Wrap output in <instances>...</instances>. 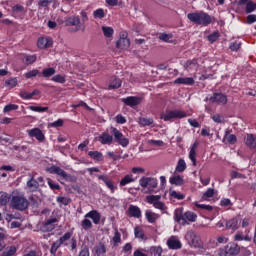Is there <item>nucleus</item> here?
Returning a JSON list of instances; mask_svg holds the SVG:
<instances>
[{
	"instance_id": "37",
	"label": "nucleus",
	"mask_w": 256,
	"mask_h": 256,
	"mask_svg": "<svg viewBox=\"0 0 256 256\" xmlns=\"http://www.w3.org/2000/svg\"><path fill=\"white\" fill-rule=\"evenodd\" d=\"M10 199L11 197L9 196V194L5 192L0 193V207H5V205L9 203Z\"/></svg>"
},
{
	"instance_id": "56",
	"label": "nucleus",
	"mask_w": 256,
	"mask_h": 256,
	"mask_svg": "<svg viewBox=\"0 0 256 256\" xmlns=\"http://www.w3.org/2000/svg\"><path fill=\"white\" fill-rule=\"evenodd\" d=\"M246 13H253V11H256V3L253 1H249L246 4V9H245Z\"/></svg>"
},
{
	"instance_id": "41",
	"label": "nucleus",
	"mask_w": 256,
	"mask_h": 256,
	"mask_svg": "<svg viewBox=\"0 0 256 256\" xmlns=\"http://www.w3.org/2000/svg\"><path fill=\"white\" fill-rule=\"evenodd\" d=\"M147 203L150 205H155V203H158L161 200L160 195H150L146 197Z\"/></svg>"
},
{
	"instance_id": "11",
	"label": "nucleus",
	"mask_w": 256,
	"mask_h": 256,
	"mask_svg": "<svg viewBox=\"0 0 256 256\" xmlns=\"http://www.w3.org/2000/svg\"><path fill=\"white\" fill-rule=\"evenodd\" d=\"M117 49H129L131 47V41L127 38V33H123L120 39L116 42Z\"/></svg>"
},
{
	"instance_id": "8",
	"label": "nucleus",
	"mask_w": 256,
	"mask_h": 256,
	"mask_svg": "<svg viewBox=\"0 0 256 256\" xmlns=\"http://www.w3.org/2000/svg\"><path fill=\"white\" fill-rule=\"evenodd\" d=\"M47 171L50 172L52 175H59V177H62V179H64L65 181H71L73 179V176H71V174H68L59 166L53 165L48 168Z\"/></svg>"
},
{
	"instance_id": "55",
	"label": "nucleus",
	"mask_w": 256,
	"mask_h": 256,
	"mask_svg": "<svg viewBox=\"0 0 256 256\" xmlns=\"http://www.w3.org/2000/svg\"><path fill=\"white\" fill-rule=\"evenodd\" d=\"M197 209H203L204 211H213V206L207 204H200L199 202L194 203Z\"/></svg>"
},
{
	"instance_id": "25",
	"label": "nucleus",
	"mask_w": 256,
	"mask_h": 256,
	"mask_svg": "<svg viewBox=\"0 0 256 256\" xmlns=\"http://www.w3.org/2000/svg\"><path fill=\"white\" fill-rule=\"evenodd\" d=\"M122 83L123 82L119 78H117L115 76L111 77L110 81H109V85H108L109 91H111L113 89H119V87H121Z\"/></svg>"
},
{
	"instance_id": "50",
	"label": "nucleus",
	"mask_w": 256,
	"mask_h": 256,
	"mask_svg": "<svg viewBox=\"0 0 256 256\" xmlns=\"http://www.w3.org/2000/svg\"><path fill=\"white\" fill-rule=\"evenodd\" d=\"M37 61V56L36 55H26L24 56V63L25 65H33Z\"/></svg>"
},
{
	"instance_id": "31",
	"label": "nucleus",
	"mask_w": 256,
	"mask_h": 256,
	"mask_svg": "<svg viewBox=\"0 0 256 256\" xmlns=\"http://www.w3.org/2000/svg\"><path fill=\"white\" fill-rule=\"evenodd\" d=\"M35 95H39V90L34 89L32 92H26V91L20 92L21 99H25V100H29L32 97H35Z\"/></svg>"
},
{
	"instance_id": "4",
	"label": "nucleus",
	"mask_w": 256,
	"mask_h": 256,
	"mask_svg": "<svg viewBox=\"0 0 256 256\" xmlns=\"http://www.w3.org/2000/svg\"><path fill=\"white\" fill-rule=\"evenodd\" d=\"M185 240L187 241L188 245H190V247H194V249H201V247H203L201 237L193 230H189L186 233Z\"/></svg>"
},
{
	"instance_id": "53",
	"label": "nucleus",
	"mask_w": 256,
	"mask_h": 256,
	"mask_svg": "<svg viewBox=\"0 0 256 256\" xmlns=\"http://www.w3.org/2000/svg\"><path fill=\"white\" fill-rule=\"evenodd\" d=\"M81 226L85 231H89V229L93 228V223H91V220L85 218L84 220H82Z\"/></svg>"
},
{
	"instance_id": "20",
	"label": "nucleus",
	"mask_w": 256,
	"mask_h": 256,
	"mask_svg": "<svg viewBox=\"0 0 256 256\" xmlns=\"http://www.w3.org/2000/svg\"><path fill=\"white\" fill-rule=\"evenodd\" d=\"M241 225V218L235 217L226 222L227 229H231L232 231H237L239 226Z\"/></svg>"
},
{
	"instance_id": "36",
	"label": "nucleus",
	"mask_w": 256,
	"mask_h": 256,
	"mask_svg": "<svg viewBox=\"0 0 256 256\" xmlns=\"http://www.w3.org/2000/svg\"><path fill=\"white\" fill-rule=\"evenodd\" d=\"M187 169V163H185L184 159H179L177 166H176V173H183Z\"/></svg>"
},
{
	"instance_id": "7",
	"label": "nucleus",
	"mask_w": 256,
	"mask_h": 256,
	"mask_svg": "<svg viewBox=\"0 0 256 256\" xmlns=\"http://www.w3.org/2000/svg\"><path fill=\"white\" fill-rule=\"evenodd\" d=\"M111 133L114 136L115 143H118V145H121V147H127L129 145V138H125L119 129L112 127Z\"/></svg>"
},
{
	"instance_id": "27",
	"label": "nucleus",
	"mask_w": 256,
	"mask_h": 256,
	"mask_svg": "<svg viewBox=\"0 0 256 256\" xmlns=\"http://www.w3.org/2000/svg\"><path fill=\"white\" fill-rule=\"evenodd\" d=\"M145 217L148 223H156L161 216L155 212H152L151 210H146Z\"/></svg>"
},
{
	"instance_id": "28",
	"label": "nucleus",
	"mask_w": 256,
	"mask_h": 256,
	"mask_svg": "<svg viewBox=\"0 0 256 256\" xmlns=\"http://www.w3.org/2000/svg\"><path fill=\"white\" fill-rule=\"evenodd\" d=\"M245 145H247L249 149H256V136L254 134H247Z\"/></svg>"
},
{
	"instance_id": "26",
	"label": "nucleus",
	"mask_w": 256,
	"mask_h": 256,
	"mask_svg": "<svg viewBox=\"0 0 256 256\" xmlns=\"http://www.w3.org/2000/svg\"><path fill=\"white\" fill-rule=\"evenodd\" d=\"M223 143H228L229 145H235L237 143V136L235 134H229V130L225 132L223 137Z\"/></svg>"
},
{
	"instance_id": "2",
	"label": "nucleus",
	"mask_w": 256,
	"mask_h": 256,
	"mask_svg": "<svg viewBox=\"0 0 256 256\" xmlns=\"http://www.w3.org/2000/svg\"><path fill=\"white\" fill-rule=\"evenodd\" d=\"M174 219L179 225H189V223H195L197 221V215L195 212L187 211L183 213V210L177 209L174 212Z\"/></svg>"
},
{
	"instance_id": "9",
	"label": "nucleus",
	"mask_w": 256,
	"mask_h": 256,
	"mask_svg": "<svg viewBox=\"0 0 256 256\" xmlns=\"http://www.w3.org/2000/svg\"><path fill=\"white\" fill-rule=\"evenodd\" d=\"M38 49H49L53 47V38L49 36H41L37 40Z\"/></svg>"
},
{
	"instance_id": "6",
	"label": "nucleus",
	"mask_w": 256,
	"mask_h": 256,
	"mask_svg": "<svg viewBox=\"0 0 256 256\" xmlns=\"http://www.w3.org/2000/svg\"><path fill=\"white\" fill-rule=\"evenodd\" d=\"M12 207L14 209H17V211H25V209L29 207V201L23 196H13Z\"/></svg>"
},
{
	"instance_id": "10",
	"label": "nucleus",
	"mask_w": 256,
	"mask_h": 256,
	"mask_svg": "<svg viewBox=\"0 0 256 256\" xmlns=\"http://www.w3.org/2000/svg\"><path fill=\"white\" fill-rule=\"evenodd\" d=\"M98 179L100 181H103V183L106 185V187L110 190L111 193H115V191H117V185H115V182L113 180L109 179V176L98 175Z\"/></svg>"
},
{
	"instance_id": "15",
	"label": "nucleus",
	"mask_w": 256,
	"mask_h": 256,
	"mask_svg": "<svg viewBox=\"0 0 256 256\" xmlns=\"http://www.w3.org/2000/svg\"><path fill=\"white\" fill-rule=\"evenodd\" d=\"M167 247L169 249H172L174 251H177L179 249H181V247H183V244H181V241L179 240L178 237L176 236H171L168 240H167Z\"/></svg>"
},
{
	"instance_id": "48",
	"label": "nucleus",
	"mask_w": 256,
	"mask_h": 256,
	"mask_svg": "<svg viewBox=\"0 0 256 256\" xmlns=\"http://www.w3.org/2000/svg\"><path fill=\"white\" fill-rule=\"evenodd\" d=\"M94 19H104L105 17V10L103 8L96 9L93 12Z\"/></svg>"
},
{
	"instance_id": "32",
	"label": "nucleus",
	"mask_w": 256,
	"mask_h": 256,
	"mask_svg": "<svg viewBox=\"0 0 256 256\" xmlns=\"http://www.w3.org/2000/svg\"><path fill=\"white\" fill-rule=\"evenodd\" d=\"M130 183H135V179L133 178L132 174H127L125 177H123L120 180V187H125L126 185H129Z\"/></svg>"
},
{
	"instance_id": "42",
	"label": "nucleus",
	"mask_w": 256,
	"mask_h": 256,
	"mask_svg": "<svg viewBox=\"0 0 256 256\" xmlns=\"http://www.w3.org/2000/svg\"><path fill=\"white\" fill-rule=\"evenodd\" d=\"M150 254L154 256H161L163 254V248L161 246L150 247Z\"/></svg>"
},
{
	"instance_id": "35",
	"label": "nucleus",
	"mask_w": 256,
	"mask_h": 256,
	"mask_svg": "<svg viewBox=\"0 0 256 256\" xmlns=\"http://www.w3.org/2000/svg\"><path fill=\"white\" fill-rule=\"evenodd\" d=\"M56 71L55 68L49 67L42 70V76L45 77V79H49V77H53L55 75Z\"/></svg>"
},
{
	"instance_id": "29",
	"label": "nucleus",
	"mask_w": 256,
	"mask_h": 256,
	"mask_svg": "<svg viewBox=\"0 0 256 256\" xmlns=\"http://www.w3.org/2000/svg\"><path fill=\"white\" fill-rule=\"evenodd\" d=\"M174 83L177 85H195V80L192 77H179L174 81Z\"/></svg>"
},
{
	"instance_id": "63",
	"label": "nucleus",
	"mask_w": 256,
	"mask_h": 256,
	"mask_svg": "<svg viewBox=\"0 0 256 256\" xmlns=\"http://www.w3.org/2000/svg\"><path fill=\"white\" fill-rule=\"evenodd\" d=\"M5 84L8 85V87H15L17 85V78H10L5 81Z\"/></svg>"
},
{
	"instance_id": "1",
	"label": "nucleus",
	"mask_w": 256,
	"mask_h": 256,
	"mask_svg": "<svg viewBox=\"0 0 256 256\" xmlns=\"http://www.w3.org/2000/svg\"><path fill=\"white\" fill-rule=\"evenodd\" d=\"M187 18L191 23L195 25H202L203 27H208L213 23V18L207 12H192L187 15Z\"/></svg>"
},
{
	"instance_id": "30",
	"label": "nucleus",
	"mask_w": 256,
	"mask_h": 256,
	"mask_svg": "<svg viewBox=\"0 0 256 256\" xmlns=\"http://www.w3.org/2000/svg\"><path fill=\"white\" fill-rule=\"evenodd\" d=\"M170 185H175L176 187H181L185 181L180 175L172 176L169 178Z\"/></svg>"
},
{
	"instance_id": "23",
	"label": "nucleus",
	"mask_w": 256,
	"mask_h": 256,
	"mask_svg": "<svg viewBox=\"0 0 256 256\" xmlns=\"http://www.w3.org/2000/svg\"><path fill=\"white\" fill-rule=\"evenodd\" d=\"M93 251L97 256L105 255V253H107V246L105 243L99 242L96 246H94Z\"/></svg>"
},
{
	"instance_id": "21",
	"label": "nucleus",
	"mask_w": 256,
	"mask_h": 256,
	"mask_svg": "<svg viewBox=\"0 0 256 256\" xmlns=\"http://www.w3.org/2000/svg\"><path fill=\"white\" fill-rule=\"evenodd\" d=\"M85 218L92 219L94 225L101 223V214L97 210H92L85 215Z\"/></svg>"
},
{
	"instance_id": "64",
	"label": "nucleus",
	"mask_w": 256,
	"mask_h": 256,
	"mask_svg": "<svg viewBox=\"0 0 256 256\" xmlns=\"http://www.w3.org/2000/svg\"><path fill=\"white\" fill-rule=\"evenodd\" d=\"M78 256H90V253H89V246H84V247H82V249L80 250Z\"/></svg>"
},
{
	"instance_id": "13",
	"label": "nucleus",
	"mask_w": 256,
	"mask_h": 256,
	"mask_svg": "<svg viewBox=\"0 0 256 256\" xmlns=\"http://www.w3.org/2000/svg\"><path fill=\"white\" fill-rule=\"evenodd\" d=\"M183 67L185 71H188V73H195L197 72V69H199V62L197 59L187 60L183 64Z\"/></svg>"
},
{
	"instance_id": "14",
	"label": "nucleus",
	"mask_w": 256,
	"mask_h": 256,
	"mask_svg": "<svg viewBox=\"0 0 256 256\" xmlns=\"http://www.w3.org/2000/svg\"><path fill=\"white\" fill-rule=\"evenodd\" d=\"M56 223H59V219L49 218L42 225L43 231H46L47 233H51V231H54V229L57 227Z\"/></svg>"
},
{
	"instance_id": "49",
	"label": "nucleus",
	"mask_w": 256,
	"mask_h": 256,
	"mask_svg": "<svg viewBox=\"0 0 256 256\" xmlns=\"http://www.w3.org/2000/svg\"><path fill=\"white\" fill-rule=\"evenodd\" d=\"M61 244L59 240H56L55 242H53V244L51 245V248H50V253L51 255H57V250L59 249V247H61Z\"/></svg>"
},
{
	"instance_id": "46",
	"label": "nucleus",
	"mask_w": 256,
	"mask_h": 256,
	"mask_svg": "<svg viewBox=\"0 0 256 256\" xmlns=\"http://www.w3.org/2000/svg\"><path fill=\"white\" fill-rule=\"evenodd\" d=\"M37 75H41V72L37 69L30 70L24 74L25 79H33V77H37Z\"/></svg>"
},
{
	"instance_id": "33",
	"label": "nucleus",
	"mask_w": 256,
	"mask_h": 256,
	"mask_svg": "<svg viewBox=\"0 0 256 256\" xmlns=\"http://www.w3.org/2000/svg\"><path fill=\"white\" fill-rule=\"evenodd\" d=\"M88 156L91 157L94 161H103V153L99 151H89Z\"/></svg>"
},
{
	"instance_id": "57",
	"label": "nucleus",
	"mask_w": 256,
	"mask_h": 256,
	"mask_svg": "<svg viewBox=\"0 0 256 256\" xmlns=\"http://www.w3.org/2000/svg\"><path fill=\"white\" fill-rule=\"evenodd\" d=\"M73 236V233L71 232H66L63 236H61L58 241H60L61 245H65L66 241H69L71 237Z\"/></svg>"
},
{
	"instance_id": "52",
	"label": "nucleus",
	"mask_w": 256,
	"mask_h": 256,
	"mask_svg": "<svg viewBox=\"0 0 256 256\" xmlns=\"http://www.w3.org/2000/svg\"><path fill=\"white\" fill-rule=\"evenodd\" d=\"M19 105L17 104H8L3 108V113H11V111H17Z\"/></svg>"
},
{
	"instance_id": "16",
	"label": "nucleus",
	"mask_w": 256,
	"mask_h": 256,
	"mask_svg": "<svg viewBox=\"0 0 256 256\" xmlns=\"http://www.w3.org/2000/svg\"><path fill=\"white\" fill-rule=\"evenodd\" d=\"M141 97L137 96H128L122 99V103H125L128 107H137V105H141Z\"/></svg>"
},
{
	"instance_id": "60",
	"label": "nucleus",
	"mask_w": 256,
	"mask_h": 256,
	"mask_svg": "<svg viewBox=\"0 0 256 256\" xmlns=\"http://www.w3.org/2000/svg\"><path fill=\"white\" fill-rule=\"evenodd\" d=\"M221 207H233V202H231V199L229 198H223L220 201Z\"/></svg>"
},
{
	"instance_id": "54",
	"label": "nucleus",
	"mask_w": 256,
	"mask_h": 256,
	"mask_svg": "<svg viewBox=\"0 0 256 256\" xmlns=\"http://www.w3.org/2000/svg\"><path fill=\"white\" fill-rule=\"evenodd\" d=\"M56 201H57V203H61L62 205H70V203H71V198H69V197H63V196H58L57 198H56Z\"/></svg>"
},
{
	"instance_id": "22",
	"label": "nucleus",
	"mask_w": 256,
	"mask_h": 256,
	"mask_svg": "<svg viewBox=\"0 0 256 256\" xmlns=\"http://www.w3.org/2000/svg\"><path fill=\"white\" fill-rule=\"evenodd\" d=\"M98 141L101 143V145H111L113 143V136L107 132H103L99 135Z\"/></svg>"
},
{
	"instance_id": "61",
	"label": "nucleus",
	"mask_w": 256,
	"mask_h": 256,
	"mask_svg": "<svg viewBox=\"0 0 256 256\" xmlns=\"http://www.w3.org/2000/svg\"><path fill=\"white\" fill-rule=\"evenodd\" d=\"M139 185L143 187V189L149 187V177H142L139 180Z\"/></svg>"
},
{
	"instance_id": "58",
	"label": "nucleus",
	"mask_w": 256,
	"mask_h": 256,
	"mask_svg": "<svg viewBox=\"0 0 256 256\" xmlns=\"http://www.w3.org/2000/svg\"><path fill=\"white\" fill-rule=\"evenodd\" d=\"M153 118H141L140 123L143 127H149V125H153Z\"/></svg>"
},
{
	"instance_id": "17",
	"label": "nucleus",
	"mask_w": 256,
	"mask_h": 256,
	"mask_svg": "<svg viewBox=\"0 0 256 256\" xmlns=\"http://www.w3.org/2000/svg\"><path fill=\"white\" fill-rule=\"evenodd\" d=\"M27 133L30 137H35V139H37V141H39L40 143H43V141H45V134H43V131H41V129L39 128L27 130Z\"/></svg>"
},
{
	"instance_id": "12",
	"label": "nucleus",
	"mask_w": 256,
	"mask_h": 256,
	"mask_svg": "<svg viewBox=\"0 0 256 256\" xmlns=\"http://www.w3.org/2000/svg\"><path fill=\"white\" fill-rule=\"evenodd\" d=\"M210 103H218V105H227V95L223 93H214L209 98Z\"/></svg>"
},
{
	"instance_id": "45",
	"label": "nucleus",
	"mask_w": 256,
	"mask_h": 256,
	"mask_svg": "<svg viewBox=\"0 0 256 256\" xmlns=\"http://www.w3.org/2000/svg\"><path fill=\"white\" fill-rule=\"evenodd\" d=\"M169 195H170V197H173V199H177L178 201H183V199H185L184 194H181L175 190H170Z\"/></svg>"
},
{
	"instance_id": "24",
	"label": "nucleus",
	"mask_w": 256,
	"mask_h": 256,
	"mask_svg": "<svg viewBox=\"0 0 256 256\" xmlns=\"http://www.w3.org/2000/svg\"><path fill=\"white\" fill-rule=\"evenodd\" d=\"M26 187L28 189V191H30V193H35V191H37V189H39V182L37 180H35V178H31L27 181L26 183Z\"/></svg>"
},
{
	"instance_id": "38",
	"label": "nucleus",
	"mask_w": 256,
	"mask_h": 256,
	"mask_svg": "<svg viewBox=\"0 0 256 256\" xmlns=\"http://www.w3.org/2000/svg\"><path fill=\"white\" fill-rule=\"evenodd\" d=\"M17 253V247L15 246H10L7 247L1 254V256H13Z\"/></svg>"
},
{
	"instance_id": "62",
	"label": "nucleus",
	"mask_w": 256,
	"mask_h": 256,
	"mask_svg": "<svg viewBox=\"0 0 256 256\" xmlns=\"http://www.w3.org/2000/svg\"><path fill=\"white\" fill-rule=\"evenodd\" d=\"M229 49L232 51H239L241 49V43L240 42H233L230 44Z\"/></svg>"
},
{
	"instance_id": "44",
	"label": "nucleus",
	"mask_w": 256,
	"mask_h": 256,
	"mask_svg": "<svg viewBox=\"0 0 256 256\" xmlns=\"http://www.w3.org/2000/svg\"><path fill=\"white\" fill-rule=\"evenodd\" d=\"M189 159L192 162L194 167H197V152L195 151V148H191L189 152Z\"/></svg>"
},
{
	"instance_id": "34",
	"label": "nucleus",
	"mask_w": 256,
	"mask_h": 256,
	"mask_svg": "<svg viewBox=\"0 0 256 256\" xmlns=\"http://www.w3.org/2000/svg\"><path fill=\"white\" fill-rule=\"evenodd\" d=\"M134 235L136 239H141L142 241L147 239V237H145V232L143 231V229H141V227L138 226L134 228Z\"/></svg>"
},
{
	"instance_id": "43",
	"label": "nucleus",
	"mask_w": 256,
	"mask_h": 256,
	"mask_svg": "<svg viewBox=\"0 0 256 256\" xmlns=\"http://www.w3.org/2000/svg\"><path fill=\"white\" fill-rule=\"evenodd\" d=\"M51 81H53L54 83L63 84V83L67 82V78L65 77V75L58 74V75L53 76L51 78Z\"/></svg>"
},
{
	"instance_id": "3",
	"label": "nucleus",
	"mask_w": 256,
	"mask_h": 256,
	"mask_svg": "<svg viewBox=\"0 0 256 256\" xmlns=\"http://www.w3.org/2000/svg\"><path fill=\"white\" fill-rule=\"evenodd\" d=\"M241 253V247L235 242L228 243L224 248L218 250V256H237Z\"/></svg>"
},
{
	"instance_id": "40",
	"label": "nucleus",
	"mask_w": 256,
	"mask_h": 256,
	"mask_svg": "<svg viewBox=\"0 0 256 256\" xmlns=\"http://www.w3.org/2000/svg\"><path fill=\"white\" fill-rule=\"evenodd\" d=\"M102 31L104 34V37H107L110 39V37H113V33H115V30L109 26H102Z\"/></svg>"
},
{
	"instance_id": "39",
	"label": "nucleus",
	"mask_w": 256,
	"mask_h": 256,
	"mask_svg": "<svg viewBox=\"0 0 256 256\" xmlns=\"http://www.w3.org/2000/svg\"><path fill=\"white\" fill-rule=\"evenodd\" d=\"M30 111H34L35 113H45L49 111V107H41V106H28Z\"/></svg>"
},
{
	"instance_id": "19",
	"label": "nucleus",
	"mask_w": 256,
	"mask_h": 256,
	"mask_svg": "<svg viewBox=\"0 0 256 256\" xmlns=\"http://www.w3.org/2000/svg\"><path fill=\"white\" fill-rule=\"evenodd\" d=\"M66 27H79L81 18L79 16H69L64 21Z\"/></svg>"
},
{
	"instance_id": "51",
	"label": "nucleus",
	"mask_w": 256,
	"mask_h": 256,
	"mask_svg": "<svg viewBox=\"0 0 256 256\" xmlns=\"http://www.w3.org/2000/svg\"><path fill=\"white\" fill-rule=\"evenodd\" d=\"M219 37H221V34L219 33V31H215V32L209 34L207 36V39L210 43H215V41H217V39H219Z\"/></svg>"
},
{
	"instance_id": "18",
	"label": "nucleus",
	"mask_w": 256,
	"mask_h": 256,
	"mask_svg": "<svg viewBox=\"0 0 256 256\" xmlns=\"http://www.w3.org/2000/svg\"><path fill=\"white\" fill-rule=\"evenodd\" d=\"M127 213H128V217H134V219H141V217H142L141 208H139V206H135L133 204H131L128 207Z\"/></svg>"
},
{
	"instance_id": "59",
	"label": "nucleus",
	"mask_w": 256,
	"mask_h": 256,
	"mask_svg": "<svg viewBox=\"0 0 256 256\" xmlns=\"http://www.w3.org/2000/svg\"><path fill=\"white\" fill-rule=\"evenodd\" d=\"M64 124H65V121H63V119H58L50 123L49 127H53L54 129H57V127H63Z\"/></svg>"
},
{
	"instance_id": "5",
	"label": "nucleus",
	"mask_w": 256,
	"mask_h": 256,
	"mask_svg": "<svg viewBox=\"0 0 256 256\" xmlns=\"http://www.w3.org/2000/svg\"><path fill=\"white\" fill-rule=\"evenodd\" d=\"M187 112L183 110H167L160 114V119L163 121H173V119H185Z\"/></svg>"
},
{
	"instance_id": "47",
	"label": "nucleus",
	"mask_w": 256,
	"mask_h": 256,
	"mask_svg": "<svg viewBox=\"0 0 256 256\" xmlns=\"http://www.w3.org/2000/svg\"><path fill=\"white\" fill-rule=\"evenodd\" d=\"M215 195V189L213 188H208L202 195V199L204 201H207V199H211Z\"/></svg>"
}]
</instances>
